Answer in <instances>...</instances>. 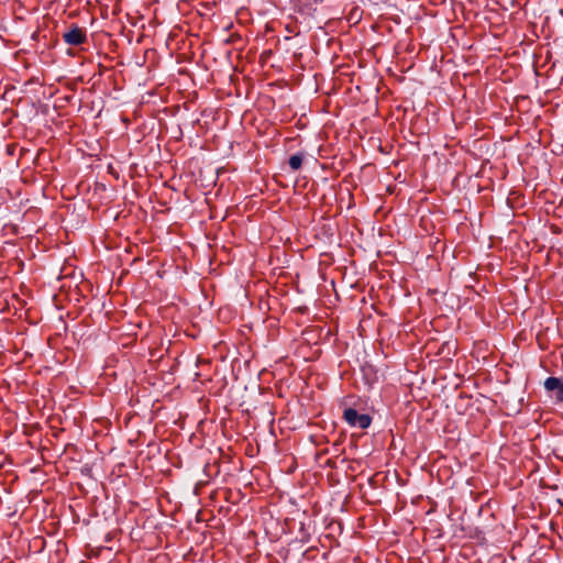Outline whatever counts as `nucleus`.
<instances>
[{
  "label": "nucleus",
  "instance_id": "f03ea898",
  "mask_svg": "<svg viewBox=\"0 0 563 563\" xmlns=\"http://www.w3.org/2000/svg\"><path fill=\"white\" fill-rule=\"evenodd\" d=\"M544 389L550 398L556 402H563V379L559 377H548L544 382Z\"/></svg>",
  "mask_w": 563,
  "mask_h": 563
},
{
  "label": "nucleus",
  "instance_id": "7ed1b4c3",
  "mask_svg": "<svg viewBox=\"0 0 563 563\" xmlns=\"http://www.w3.org/2000/svg\"><path fill=\"white\" fill-rule=\"evenodd\" d=\"M63 38L68 45L79 46L87 41V33L84 29L73 24L69 30L63 34Z\"/></svg>",
  "mask_w": 563,
  "mask_h": 563
},
{
  "label": "nucleus",
  "instance_id": "f257e3e1",
  "mask_svg": "<svg viewBox=\"0 0 563 563\" xmlns=\"http://www.w3.org/2000/svg\"><path fill=\"white\" fill-rule=\"evenodd\" d=\"M343 418L351 427L360 429H367L372 423V418L367 413H358L354 408H346L343 412Z\"/></svg>",
  "mask_w": 563,
  "mask_h": 563
},
{
  "label": "nucleus",
  "instance_id": "20e7f679",
  "mask_svg": "<svg viewBox=\"0 0 563 563\" xmlns=\"http://www.w3.org/2000/svg\"><path fill=\"white\" fill-rule=\"evenodd\" d=\"M302 161H303V155L301 153H296V154L291 155L288 159L289 167L292 170H298L302 165Z\"/></svg>",
  "mask_w": 563,
  "mask_h": 563
}]
</instances>
